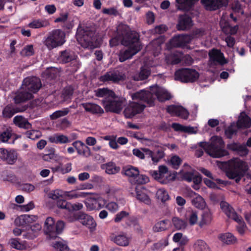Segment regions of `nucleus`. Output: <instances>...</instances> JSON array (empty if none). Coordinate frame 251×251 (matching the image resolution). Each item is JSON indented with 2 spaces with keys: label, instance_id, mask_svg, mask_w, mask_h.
<instances>
[{
  "label": "nucleus",
  "instance_id": "f257e3e1",
  "mask_svg": "<svg viewBox=\"0 0 251 251\" xmlns=\"http://www.w3.org/2000/svg\"><path fill=\"white\" fill-rule=\"evenodd\" d=\"M120 44L139 50L141 49L139 33L131 30L128 25L123 23L118 25L115 35L109 40L111 47L117 46Z\"/></svg>",
  "mask_w": 251,
  "mask_h": 251
},
{
  "label": "nucleus",
  "instance_id": "f03ea898",
  "mask_svg": "<svg viewBox=\"0 0 251 251\" xmlns=\"http://www.w3.org/2000/svg\"><path fill=\"white\" fill-rule=\"evenodd\" d=\"M94 92L96 97L104 98L101 104L106 112H121L126 101L125 99L117 97L115 93L107 88H98Z\"/></svg>",
  "mask_w": 251,
  "mask_h": 251
},
{
  "label": "nucleus",
  "instance_id": "7ed1b4c3",
  "mask_svg": "<svg viewBox=\"0 0 251 251\" xmlns=\"http://www.w3.org/2000/svg\"><path fill=\"white\" fill-rule=\"evenodd\" d=\"M156 98L158 101L164 102L171 99L172 96L166 89L157 86L151 87V91L141 90L132 95V100H139L146 102L149 106L154 105Z\"/></svg>",
  "mask_w": 251,
  "mask_h": 251
},
{
  "label": "nucleus",
  "instance_id": "20e7f679",
  "mask_svg": "<svg viewBox=\"0 0 251 251\" xmlns=\"http://www.w3.org/2000/svg\"><path fill=\"white\" fill-rule=\"evenodd\" d=\"M221 168L225 170L227 177L231 179H235L237 183L240 181L249 170L247 162L238 158L222 162Z\"/></svg>",
  "mask_w": 251,
  "mask_h": 251
},
{
  "label": "nucleus",
  "instance_id": "39448f33",
  "mask_svg": "<svg viewBox=\"0 0 251 251\" xmlns=\"http://www.w3.org/2000/svg\"><path fill=\"white\" fill-rule=\"evenodd\" d=\"M199 146L213 158H220L228 155V151L225 149V142L219 136L213 137L210 143L200 142Z\"/></svg>",
  "mask_w": 251,
  "mask_h": 251
},
{
  "label": "nucleus",
  "instance_id": "423d86ee",
  "mask_svg": "<svg viewBox=\"0 0 251 251\" xmlns=\"http://www.w3.org/2000/svg\"><path fill=\"white\" fill-rule=\"evenodd\" d=\"M77 40L84 48L95 47V42L97 40L96 30L94 28L85 27H78L76 34Z\"/></svg>",
  "mask_w": 251,
  "mask_h": 251
},
{
  "label": "nucleus",
  "instance_id": "0eeeda50",
  "mask_svg": "<svg viewBox=\"0 0 251 251\" xmlns=\"http://www.w3.org/2000/svg\"><path fill=\"white\" fill-rule=\"evenodd\" d=\"M65 33L59 29H54L49 33L44 44L49 50L63 45L65 40Z\"/></svg>",
  "mask_w": 251,
  "mask_h": 251
},
{
  "label": "nucleus",
  "instance_id": "6e6552de",
  "mask_svg": "<svg viewBox=\"0 0 251 251\" xmlns=\"http://www.w3.org/2000/svg\"><path fill=\"white\" fill-rule=\"evenodd\" d=\"M64 223L62 221H58L56 223L54 219L50 217H48L44 224L45 233L49 236L50 238H54L63 231Z\"/></svg>",
  "mask_w": 251,
  "mask_h": 251
},
{
  "label": "nucleus",
  "instance_id": "1a4fd4ad",
  "mask_svg": "<svg viewBox=\"0 0 251 251\" xmlns=\"http://www.w3.org/2000/svg\"><path fill=\"white\" fill-rule=\"evenodd\" d=\"M199 73L195 69L181 68L175 73V79L182 83H193L199 78Z\"/></svg>",
  "mask_w": 251,
  "mask_h": 251
},
{
  "label": "nucleus",
  "instance_id": "9d476101",
  "mask_svg": "<svg viewBox=\"0 0 251 251\" xmlns=\"http://www.w3.org/2000/svg\"><path fill=\"white\" fill-rule=\"evenodd\" d=\"M152 176L161 184H167L170 181L175 178L169 172L167 166L160 165L158 167V171H154L152 174Z\"/></svg>",
  "mask_w": 251,
  "mask_h": 251
},
{
  "label": "nucleus",
  "instance_id": "9b49d317",
  "mask_svg": "<svg viewBox=\"0 0 251 251\" xmlns=\"http://www.w3.org/2000/svg\"><path fill=\"white\" fill-rule=\"evenodd\" d=\"M42 84L40 79L36 76L28 77L25 78L23 81L22 87L24 90L27 91L33 95L37 93Z\"/></svg>",
  "mask_w": 251,
  "mask_h": 251
},
{
  "label": "nucleus",
  "instance_id": "f8f14e48",
  "mask_svg": "<svg viewBox=\"0 0 251 251\" xmlns=\"http://www.w3.org/2000/svg\"><path fill=\"white\" fill-rule=\"evenodd\" d=\"M145 107V104L131 101L125 108L124 114L126 118H132L136 115L142 112Z\"/></svg>",
  "mask_w": 251,
  "mask_h": 251
},
{
  "label": "nucleus",
  "instance_id": "ddd939ff",
  "mask_svg": "<svg viewBox=\"0 0 251 251\" xmlns=\"http://www.w3.org/2000/svg\"><path fill=\"white\" fill-rule=\"evenodd\" d=\"M166 111L172 116H176L187 120L189 116L188 111L181 105L172 104L167 106Z\"/></svg>",
  "mask_w": 251,
  "mask_h": 251
},
{
  "label": "nucleus",
  "instance_id": "4468645a",
  "mask_svg": "<svg viewBox=\"0 0 251 251\" xmlns=\"http://www.w3.org/2000/svg\"><path fill=\"white\" fill-rule=\"evenodd\" d=\"M74 217L76 220L90 229H94L96 226L97 224L93 218L87 214L79 211L75 213Z\"/></svg>",
  "mask_w": 251,
  "mask_h": 251
},
{
  "label": "nucleus",
  "instance_id": "2eb2a0df",
  "mask_svg": "<svg viewBox=\"0 0 251 251\" xmlns=\"http://www.w3.org/2000/svg\"><path fill=\"white\" fill-rule=\"evenodd\" d=\"M189 38L187 34L176 35L170 40V44L173 47L189 49L188 45L190 43Z\"/></svg>",
  "mask_w": 251,
  "mask_h": 251
},
{
  "label": "nucleus",
  "instance_id": "dca6fc26",
  "mask_svg": "<svg viewBox=\"0 0 251 251\" xmlns=\"http://www.w3.org/2000/svg\"><path fill=\"white\" fill-rule=\"evenodd\" d=\"M0 158L9 165H13L18 159V153L14 150L0 148Z\"/></svg>",
  "mask_w": 251,
  "mask_h": 251
},
{
  "label": "nucleus",
  "instance_id": "f3484780",
  "mask_svg": "<svg viewBox=\"0 0 251 251\" xmlns=\"http://www.w3.org/2000/svg\"><path fill=\"white\" fill-rule=\"evenodd\" d=\"M33 98V95L30 93H28L25 90L21 87L20 89L16 92L14 100L15 104H20L25 102Z\"/></svg>",
  "mask_w": 251,
  "mask_h": 251
},
{
  "label": "nucleus",
  "instance_id": "a211bd4d",
  "mask_svg": "<svg viewBox=\"0 0 251 251\" xmlns=\"http://www.w3.org/2000/svg\"><path fill=\"white\" fill-rule=\"evenodd\" d=\"M209 56L211 62H217L221 65H224L227 63L224 53L220 50L212 49L209 52Z\"/></svg>",
  "mask_w": 251,
  "mask_h": 251
},
{
  "label": "nucleus",
  "instance_id": "6ab92c4d",
  "mask_svg": "<svg viewBox=\"0 0 251 251\" xmlns=\"http://www.w3.org/2000/svg\"><path fill=\"white\" fill-rule=\"evenodd\" d=\"M125 75L124 74L117 72H107L105 74L100 77V80L105 82L106 81H112L118 83L120 81L124 80Z\"/></svg>",
  "mask_w": 251,
  "mask_h": 251
},
{
  "label": "nucleus",
  "instance_id": "aec40b11",
  "mask_svg": "<svg viewBox=\"0 0 251 251\" xmlns=\"http://www.w3.org/2000/svg\"><path fill=\"white\" fill-rule=\"evenodd\" d=\"M228 0H201V3L207 10L214 11L221 8L224 2Z\"/></svg>",
  "mask_w": 251,
  "mask_h": 251
},
{
  "label": "nucleus",
  "instance_id": "412c9836",
  "mask_svg": "<svg viewBox=\"0 0 251 251\" xmlns=\"http://www.w3.org/2000/svg\"><path fill=\"white\" fill-rule=\"evenodd\" d=\"M110 238L118 246L126 247L129 245V239L125 233L121 232L119 234L113 233L110 236Z\"/></svg>",
  "mask_w": 251,
  "mask_h": 251
},
{
  "label": "nucleus",
  "instance_id": "4be33fe9",
  "mask_svg": "<svg viewBox=\"0 0 251 251\" xmlns=\"http://www.w3.org/2000/svg\"><path fill=\"white\" fill-rule=\"evenodd\" d=\"M193 25L191 18L187 15H181L179 17L177 29L178 30H185L189 29Z\"/></svg>",
  "mask_w": 251,
  "mask_h": 251
},
{
  "label": "nucleus",
  "instance_id": "5701e85b",
  "mask_svg": "<svg viewBox=\"0 0 251 251\" xmlns=\"http://www.w3.org/2000/svg\"><path fill=\"white\" fill-rule=\"evenodd\" d=\"M139 51V50L130 47H127V49H122L118 54L119 61L121 62H123L131 58Z\"/></svg>",
  "mask_w": 251,
  "mask_h": 251
},
{
  "label": "nucleus",
  "instance_id": "b1692460",
  "mask_svg": "<svg viewBox=\"0 0 251 251\" xmlns=\"http://www.w3.org/2000/svg\"><path fill=\"white\" fill-rule=\"evenodd\" d=\"M247 146L241 145L238 143L233 142L227 145V148L233 151L237 152L241 156H246L249 153Z\"/></svg>",
  "mask_w": 251,
  "mask_h": 251
},
{
  "label": "nucleus",
  "instance_id": "393cba45",
  "mask_svg": "<svg viewBox=\"0 0 251 251\" xmlns=\"http://www.w3.org/2000/svg\"><path fill=\"white\" fill-rule=\"evenodd\" d=\"M231 8L232 12L229 15L230 18H231L234 22H237V17L240 14H243L244 11L241 8V4L238 0H235L231 4Z\"/></svg>",
  "mask_w": 251,
  "mask_h": 251
},
{
  "label": "nucleus",
  "instance_id": "a878e982",
  "mask_svg": "<svg viewBox=\"0 0 251 251\" xmlns=\"http://www.w3.org/2000/svg\"><path fill=\"white\" fill-rule=\"evenodd\" d=\"M183 180L188 182H193L194 185H199L201 182L202 177L200 175H195L192 172H185L182 175Z\"/></svg>",
  "mask_w": 251,
  "mask_h": 251
},
{
  "label": "nucleus",
  "instance_id": "bb28decb",
  "mask_svg": "<svg viewBox=\"0 0 251 251\" xmlns=\"http://www.w3.org/2000/svg\"><path fill=\"white\" fill-rule=\"evenodd\" d=\"M251 126V119L245 112H242L237 122L238 128H248Z\"/></svg>",
  "mask_w": 251,
  "mask_h": 251
},
{
  "label": "nucleus",
  "instance_id": "cd10ccee",
  "mask_svg": "<svg viewBox=\"0 0 251 251\" xmlns=\"http://www.w3.org/2000/svg\"><path fill=\"white\" fill-rule=\"evenodd\" d=\"M24 109L17 107L12 104H8L3 109L2 114L5 118H10L17 113L23 111Z\"/></svg>",
  "mask_w": 251,
  "mask_h": 251
},
{
  "label": "nucleus",
  "instance_id": "c85d7f7f",
  "mask_svg": "<svg viewBox=\"0 0 251 251\" xmlns=\"http://www.w3.org/2000/svg\"><path fill=\"white\" fill-rule=\"evenodd\" d=\"M85 110L92 114H102L103 109L99 105L90 102L83 103L81 104Z\"/></svg>",
  "mask_w": 251,
  "mask_h": 251
},
{
  "label": "nucleus",
  "instance_id": "c756f323",
  "mask_svg": "<svg viewBox=\"0 0 251 251\" xmlns=\"http://www.w3.org/2000/svg\"><path fill=\"white\" fill-rule=\"evenodd\" d=\"M37 219V217L35 216L24 215L16 218L15 222L17 225L24 226L32 223L35 221Z\"/></svg>",
  "mask_w": 251,
  "mask_h": 251
},
{
  "label": "nucleus",
  "instance_id": "7c9ffc66",
  "mask_svg": "<svg viewBox=\"0 0 251 251\" xmlns=\"http://www.w3.org/2000/svg\"><path fill=\"white\" fill-rule=\"evenodd\" d=\"M183 56V54L181 52H174L167 56L166 60L168 64L176 65L181 62Z\"/></svg>",
  "mask_w": 251,
  "mask_h": 251
},
{
  "label": "nucleus",
  "instance_id": "2f4dec72",
  "mask_svg": "<svg viewBox=\"0 0 251 251\" xmlns=\"http://www.w3.org/2000/svg\"><path fill=\"white\" fill-rule=\"evenodd\" d=\"M14 124L20 128L25 129L31 128L32 125L27 119L22 116H16L13 119Z\"/></svg>",
  "mask_w": 251,
  "mask_h": 251
},
{
  "label": "nucleus",
  "instance_id": "473e14b6",
  "mask_svg": "<svg viewBox=\"0 0 251 251\" xmlns=\"http://www.w3.org/2000/svg\"><path fill=\"white\" fill-rule=\"evenodd\" d=\"M198 0H176L177 3V9L188 11L190 10L194 5L195 2Z\"/></svg>",
  "mask_w": 251,
  "mask_h": 251
},
{
  "label": "nucleus",
  "instance_id": "72a5a7b5",
  "mask_svg": "<svg viewBox=\"0 0 251 251\" xmlns=\"http://www.w3.org/2000/svg\"><path fill=\"white\" fill-rule=\"evenodd\" d=\"M50 25V23L48 20L43 19H37L33 20L28 23L27 26L33 29L41 28L46 27Z\"/></svg>",
  "mask_w": 251,
  "mask_h": 251
},
{
  "label": "nucleus",
  "instance_id": "f704fd0d",
  "mask_svg": "<svg viewBox=\"0 0 251 251\" xmlns=\"http://www.w3.org/2000/svg\"><path fill=\"white\" fill-rule=\"evenodd\" d=\"M59 58L63 63H67L75 59L74 52L70 50H65L60 52Z\"/></svg>",
  "mask_w": 251,
  "mask_h": 251
},
{
  "label": "nucleus",
  "instance_id": "c9c22d12",
  "mask_svg": "<svg viewBox=\"0 0 251 251\" xmlns=\"http://www.w3.org/2000/svg\"><path fill=\"white\" fill-rule=\"evenodd\" d=\"M170 225V221L165 219L157 222L153 226V230L154 232H161L168 229Z\"/></svg>",
  "mask_w": 251,
  "mask_h": 251
},
{
  "label": "nucleus",
  "instance_id": "e433bc0d",
  "mask_svg": "<svg viewBox=\"0 0 251 251\" xmlns=\"http://www.w3.org/2000/svg\"><path fill=\"white\" fill-rule=\"evenodd\" d=\"M219 238L220 240L227 245L233 244L236 242V238L231 233L227 232L221 234Z\"/></svg>",
  "mask_w": 251,
  "mask_h": 251
},
{
  "label": "nucleus",
  "instance_id": "4c0bfd02",
  "mask_svg": "<svg viewBox=\"0 0 251 251\" xmlns=\"http://www.w3.org/2000/svg\"><path fill=\"white\" fill-rule=\"evenodd\" d=\"M74 90V87L72 85H68L66 86L62 90L61 96L63 101H65L70 100L72 98Z\"/></svg>",
  "mask_w": 251,
  "mask_h": 251
},
{
  "label": "nucleus",
  "instance_id": "58836bf2",
  "mask_svg": "<svg viewBox=\"0 0 251 251\" xmlns=\"http://www.w3.org/2000/svg\"><path fill=\"white\" fill-rule=\"evenodd\" d=\"M172 221L175 228L177 230L184 229L187 226V223L186 220L180 219L177 217H174Z\"/></svg>",
  "mask_w": 251,
  "mask_h": 251
},
{
  "label": "nucleus",
  "instance_id": "ea45409f",
  "mask_svg": "<svg viewBox=\"0 0 251 251\" xmlns=\"http://www.w3.org/2000/svg\"><path fill=\"white\" fill-rule=\"evenodd\" d=\"M105 169V172L109 175H114L118 173L120 171V168L117 166L115 163L112 162H109L104 165Z\"/></svg>",
  "mask_w": 251,
  "mask_h": 251
},
{
  "label": "nucleus",
  "instance_id": "a19ab883",
  "mask_svg": "<svg viewBox=\"0 0 251 251\" xmlns=\"http://www.w3.org/2000/svg\"><path fill=\"white\" fill-rule=\"evenodd\" d=\"M136 198L139 201L144 203L150 205L151 203V200L149 197L144 192L139 190L138 188H136Z\"/></svg>",
  "mask_w": 251,
  "mask_h": 251
},
{
  "label": "nucleus",
  "instance_id": "79ce46f5",
  "mask_svg": "<svg viewBox=\"0 0 251 251\" xmlns=\"http://www.w3.org/2000/svg\"><path fill=\"white\" fill-rule=\"evenodd\" d=\"M125 175L129 177H132L133 179L139 175V171L138 169L132 166H128L124 168Z\"/></svg>",
  "mask_w": 251,
  "mask_h": 251
},
{
  "label": "nucleus",
  "instance_id": "37998d69",
  "mask_svg": "<svg viewBox=\"0 0 251 251\" xmlns=\"http://www.w3.org/2000/svg\"><path fill=\"white\" fill-rule=\"evenodd\" d=\"M192 204L196 207L202 209L205 206V202L203 199L199 195H197L191 201Z\"/></svg>",
  "mask_w": 251,
  "mask_h": 251
},
{
  "label": "nucleus",
  "instance_id": "c03bdc74",
  "mask_svg": "<svg viewBox=\"0 0 251 251\" xmlns=\"http://www.w3.org/2000/svg\"><path fill=\"white\" fill-rule=\"evenodd\" d=\"M50 140L52 143L55 144H65L70 142L67 136L63 134L56 135L55 136L51 137Z\"/></svg>",
  "mask_w": 251,
  "mask_h": 251
},
{
  "label": "nucleus",
  "instance_id": "a18cd8bd",
  "mask_svg": "<svg viewBox=\"0 0 251 251\" xmlns=\"http://www.w3.org/2000/svg\"><path fill=\"white\" fill-rule=\"evenodd\" d=\"M195 251H210L208 245L202 240H199L196 241L194 245Z\"/></svg>",
  "mask_w": 251,
  "mask_h": 251
},
{
  "label": "nucleus",
  "instance_id": "49530a36",
  "mask_svg": "<svg viewBox=\"0 0 251 251\" xmlns=\"http://www.w3.org/2000/svg\"><path fill=\"white\" fill-rule=\"evenodd\" d=\"M237 127L233 125L228 126L225 130L226 137L228 139H232L234 136L237 135L238 132Z\"/></svg>",
  "mask_w": 251,
  "mask_h": 251
},
{
  "label": "nucleus",
  "instance_id": "de8ad7c7",
  "mask_svg": "<svg viewBox=\"0 0 251 251\" xmlns=\"http://www.w3.org/2000/svg\"><path fill=\"white\" fill-rule=\"evenodd\" d=\"M151 72L149 70L143 67L141 68L139 74L134 76V79L136 80H143L148 78L150 75Z\"/></svg>",
  "mask_w": 251,
  "mask_h": 251
},
{
  "label": "nucleus",
  "instance_id": "09e8293b",
  "mask_svg": "<svg viewBox=\"0 0 251 251\" xmlns=\"http://www.w3.org/2000/svg\"><path fill=\"white\" fill-rule=\"evenodd\" d=\"M238 29L237 25L234 26H231L229 24H226L222 28L223 32L226 34L235 35Z\"/></svg>",
  "mask_w": 251,
  "mask_h": 251
},
{
  "label": "nucleus",
  "instance_id": "8fccbe9b",
  "mask_svg": "<svg viewBox=\"0 0 251 251\" xmlns=\"http://www.w3.org/2000/svg\"><path fill=\"white\" fill-rule=\"evenodd\" d=\"M204 32L205 31L204 29L198 28L193 30L190 34H187L188 36L190 37L189 38L190 42H191V41L194 39L202 36L204 34Z\"/></svg>",
  "mask_w": 251,
  "mask_h": 251
},
{
  "label": "nucleus",
  "instance_id": "3c124183",
  "mask_svg": "<svg viewBox=\"0 0 251 251\" xmlns=\"http://www.w3.org/2000/svg\"><path fill=\"white\" fill-rule=\"evenodd\" d=\"M220 206L222 210L228 217L234 211L233 208L230 205H229L227 202L224 201L221 202Z\"/></svg>",
  "mask_w": 251,
  "mask_h": 251
},
{
  "label": "nucleus",
  "instance_id": "603ef678",
  "mask_svg": "<svg viewBox=\"0 0 251 251\" xmlns=\"http://www.w3.org/2000/svg\"><path fill=\"white\" fill-rule=\"evenodd\" d=\"M31 231L33 232V234L32 235H30V232H28L27 236L28 239H34V238L36 237L37 236V233L39 231L41 228L42 226L39 223H35V224H33L30 227Z\"/></svg>",
  "mask_w": 251,
  "mask_h": 251
},
{
  "label": "nucleus",
  "instance_id": "864d4df0",
  "mask_svg": "<svg viewBox=\"0 0 251 251\" xmlns=\"http://www.w3.org/2000/svg\"><path fill=\"white\" fill-rule=\"evenodd\" d=\"M44 75L50 80L55 79L57 76V72L53 68H48L43 73Z\"/></svg>",
  "mask_w": 251,
  "mask_h": 251
},
{
  "label": "nucleus",
  "instance_id": "5fc2aeb1",
  "mask_svg": "<svg viewBox=\"0 0 251 251\" xmlns=\"http://www.w3.org/2000/svg\"><path fill=\"white\" fill-rule=\"evenodd\" d=\"M12 135V130L10 128H7L0 133V141L3 143L7 142Z\"/></svg>",
  "mask_w": 251,
  "mask_h": 251
},
{
  "label": "nucleus",
  "instance_id": "6e6d98bb",
  "mask_svg": "<svg viewBox=\"0 0 251 251\" xmlns=\"http://www.w3.org/2000/svg\"><path fill=\"white\" fill-rule=\"evenodd\" d=\"M135 184H143L148 183L149 181V178L145 175L140 174L137 175L133 179Z\"/></svg>",
  "mask_w": 251,
  "mask_h": 251
},
{
  "label": "nucleus",
  "instance_id": "4d7b16f0",
  "mask_svg": "<svg viewBox=\"0 0 251 251\" xmlns=\"http://www.w3.org/2000/svg\"><path fill=\"white\" fill-rule=\"evenodd\" d=\"M9 244L11 247L17 250H21L25 249V246L20 242L19 238H12L9 241Z\"/></svg>",
  "mask_w": 251,
  "mask_h": 251
},
{
  "label": "nucleus",
  "instance_id": "13d9d810",
  "mask_svg": "<svg viewBox=\"0 0 251 251\" xmlns=\"http://www.w3.org/2000/svg\"><path fill=\"white\" fill-rule=\"evenodd\" d=\"M52 247L57 251H69V248L67 244L61 241H55L53 243Z\"/></svg>",
  "mask_w": 251,
  "mask_h": 251
},
{
  "label": "nucleus",
  "instance_id": "bf43d9fd",
  "mask_svg": "<svg viewBox=\"0 0 251 251\" xmlns=\"http://www.w3.org/2000/svg\"><path fill=\"white\" fill-rule=\"evenodd\" d=\"M156 196L162 202H165L169 199V196L167 192L164 189H159L157 191Z\"/></svg>",
  "mask_w": 251,
  "mask_h": 251
},
{
  "label": "nucleus",
  "instance_id": "052dcab7",
  "mask_svg": "<svg viewBox=\"0 0 251 251\" xmlns=\"http://www.w3.org/2000/svg\"><path fill=\"white\" fill-rule=\"evenodd\" d=\"M56 205L58 207L68 210L69 211V208L71 207V203L67 202L66 200L62 199V197L61 199H59L56 201Z\"/></svg>",
  "mask_w": 251,
  "mask_h": 251
},
{
  "label": "nucleus",
  "instance_id": "680f3d73",
  "mask_svg": "<svg viewBox=\"0 0 251 251\" xmlns=\"http://www.w3.org/2000/svg\"><path fill=\"white\" fill-rule=\"evenodd\" d=\"M129 214L128 212L126 211H122L118 212L115 216L114 221L115 223H119L121 222L123 219L128 217Z\"/></svg>",
  "mask_w": 251,
  "mask_h": 251
},
{
  "label": "nucleus",
  "instance_id": "e2e57ef3",
  "mask_svg": "<svg viewBox=\"0 0 251 251\" xmlns=\"http://www.w3.org/2000/svg\"><path fill=\"white\" fill-rule=\"evenodd\" d=\"M33 46L32 45L26 46L22 50L21 54L25 56H32L34 54Z\"/></svg>",
  "mask_w": 251,
  "mask_h": 251
},
{
  "label": "nucleus",
  "instance_id": "0e129e2a",
  "mask_svg": "<svg viewBox=\"0 0 251 251\" xmlns=\"http://www.w3.org/2000/svg\"><path fill=\"white\" fill-rule=\"evenodd\" d=\"M25 134L27 137L32 140L38 139L41 136L40 132L37 130H30L27 131Z\"/></svg>",
  "mask_w": 251,
  "mask_h": 251
},
{
  "label": "nucleus",
  "instance_id": "69168bd1",
  "mask_svg": "<svg viewBox=\"0 0 251 251\" xmlns=\"http://www.w3.org/2000/svg\"><path fill=\"white\" fill-rule=\"evenodd\" d=\"M69 113V110L65 109L64 110H58L53 112L50 115V117L51 120H56L57 118L64 116Z\"/></svg>",
  "mask_w": 251,
  "mask_h": 251
},
{
  "label": "nucleus",
  "instance_id": "338daca9",
  "mask_svg": "<svg viewBox=\"0 0 251 251\" xmlns=\"http://www.w3.org/2000/svg\"><path fill=\"white\" fill-rule=\"evenodd\" d=\"M170 161L173 168L177 169L181 163L182 160L179 156L175 155L171 157Z\"/></svg>",
  "mask_w": 251,
  "mask_h": 251
},
{
  "label": "nucleus",
  "instance_id": "774afa93",
  "mask_svg": "<svg viewBox=\"0 0 251 251\" xmlns=\"http://www.w3.org/2000/svg\"><path fill=\"white\" fill-rule=\"evenodd\" d=\"M212 214L209 211L204 212L202 215L201 223L206 225L209 224L212 220Z\"/></svg>",
  "mask_w": 251,
  "mask_h": 251
}]
</instances>
